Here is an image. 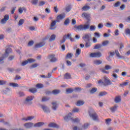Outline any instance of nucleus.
Listing matches in <instances>:
<instances>
[{
  "label": "nucleus",
  "mask_w": 130,
  "mask_h": 130,
  "mask_svg": "<svg viewBox=\"0 0 130 130\" xmlns=\"http://www.w3.org/2000/svg\"><path fill=\"white\" fill-rule=\"evenodd\" d=\"M79 111L80 110L79 109V108H75L74 109H73V112H79Z\"/></svg>",
  "instance_id": "obj_62"
},
{
  "label": "nucleus",
  "mask_w": 130,
  "mask_h": 130,
  "mask_svg": "<svg viewBox=\"0 0 130 130\" xmlns=\"http://www.w3.org/2000/svg\"><path fill=\"white\" fill-rule=\"evenodd\" d=\"M67 38H68V39H70V41H71V42H74V41H75V39L73 38H72V35L68 34L67 36Z\"/></svg>",
  "instance_id": "obj_24"
},
{
  "label": "nucleus",
  "mask_w": 130,
  "mask_h": 130,
  "mask_svg": "<svg viewBox=\"0 0 130 130\" xmlns=\"http://www.w3.org/2000/svg\"><path fill=\"white\" fill-rule=\"evenodd\" d=\"M125 34L127 35H130V29L128 28H127L125 29Z\"/></svg>",
  "instance_id": "obj_59"
},
{
  "label": "nucleus",
  "mask_w": 130,
  "mask_h": 130,
  "mask_svg": "<svg viewBox=\"0 0 130 130\" xmlns=\"http://www.w3.org/2000/svg\"><path fill=\"white\" fill-rule=\"evenodd\" d=\"M109 44V41L106 40L102 42V46H107Z\"/></svg>",
  "instance_id": "obj_28"
},
{
  "label": "nucleus",
  "mask_w": 130,
  "mask_h": 130,
  "mask_svg": "<svg viewBox=\"0 0 130 130\" xmlns=\"http://www.w3.org/2000/svg\"><path fill=\"white\" fill-rule=\"evenodd\" d=\"M89 28L90 31H95L96 30V26L94 25L90 26V24L74 26V29L76 32H78V31H86V30H88Z\"/></svg>",
  "instance_id": "obj_1"
},
{
  "label": "nucleus",
  "mask_w": 130,
  "mask_h": 130,
  "mask_svg": "<svg viewBox=\"0 0 130 130\" xmlns=\"http://www.w3.org/2000/svg\"><path fill=\"white\" fill-rule=\"evenodd\" d=\"M24 23H25V20L23 19H21L19 20V21L18 22V25L22 26V25H23L24 24Z\"/></svg>",
  "instance_id": "obj_37"
},
{
  "label": "nucleus",
  "mask_w": 130,
  "mask_h": 130,
  "mask_svg": "<svg viewBox=\"0 0 130 130\" xmlns=\"http://www.w3.org/2000/svg\"><path fill=\"white\" fill-rule=\"evenodd\" d=\"M125 20L126 21V22H130V16L128 17L127 18L125 19Z\"/></svg>",
  "instance_id": "obj_64"
},
{
  "label": "nucleus",
  "mask_w": 130,
  "mask_h": 130,
  "mask_svg": "<svg viewBox=\"0 0 130 130\" xmlns=\"http://www.w3.org/2000/svg\"><path fill=\"white\" fill-rule=\"evenodd\" d=\"M56 37V36H55V35H52L49 39V41L50 42H51V41H54V40H55Z\"/></svg>",
  "instance_id": "obj_27"
},
{
  "label": "nucleus",
  "mask_w": 130,
  "mask_h": 130,
  "mask_svg": "<svg viewBox=\"0 0 130 130\" xmlns=\"http://www.w3.org/2000/svg\"><path fill=\"white\" fill-rule=\"evenodd\" d=\"M94 64H96V66H99V64H101L102 63V61L101 60H95L93 61Z\"/></svg>",
  "instance_id": "obj_29"
},
{
  "label": "nucleus",
  "mask_w": 130,
  "mask_h": 130,
  "mask_svg": "<svg viewBox=\"0 0 130 130\" xmlns=\"http://www.w3.org/2000/svg\"><path fill=\"white\" fill-rule=\"evenodd\" d=\"M90 38H91V34H85L82 37V39L85 42H89V41H90Z\"/></svg>",
  "instance_id": "obj_10"
},
{
  "label": "nucleus",
  "mask_w": 130,
  "mask_h": 130,
  "mask_svg": "<svg viewBox=\"0 0 130 130\" xmlns=\"http://www.w3.org/2000/svg\"><path fill=\"white\" fill-rule=\"evenodd\" d=\"M113 24H112V23H110L109 22H107L105 26H106V27H107L108 28H111V27H112Z\"/></svg>",
  "instance_id": "obj_45"
},
{
  "label": "nucleus",
  "mask_w": 130,
  "mask_h": 130,
  "mask_svg": "<svg viewBox=\"0 0 130 130\" xmlns=\"http://www.w3.org/2000/svg\"><path fill=\"white\" fill-rule=\"evenodd\" d=\"M97 91V88H92L90 91L91 94H94Z\"/></svg>",
  "instance_id": "obj_55"
},
{
  "label": "nucleus",
  "mask_w": 130,
  "mask_h": 130,
  "mask_svg": "<svg viewBox=\"0 0 130 130\" xmlns=\"http://www.w3.org/2000/svg\"><path fill=\"white\" fill-rule=\"evenodd\" d=\"M52 106V109L53 110H56V109L58 107V104L57 102H55L51 103Z\"/></svg>",
  "instance_id": "obj_16"
},
{
  "label": "nucleus",
  "mask_w": 130,
  "mask_h": 130,
  "mask_svg": "<svg viewBox=\"0 0 130 130\" xmlns=\"http://www.w3.org/2000/svg\"><path fill=\"white\" fill-rule=\"evenodd\" d=\"M66 40H67V35L64 36L63 37V40L60 41L61 44H62V43L66 42Z\"/></svg>",
  "instance_id": "obj_42"
},
{
  "label": "nucleus",
  "mask_w": 130,
  "mask_h": 130,
  "mask_svg": "<svg viewBox=\"0 0 130 130\" xmlns=\"http://www.w3.org/2000/svg\"><path fill=\"white\" fill-rule=\"evenodd\" d=\"M45 45V42H41L35 45L36 48H40Z\"/></svg>",
  "instance_id": "obj_14"
},
{
  "label": "nucleus",
  "mask_w": 130,
  "mask_h": 130,
  "mask_svg": "<svg viewBox=\"0 0 130 130\" xmlns=\"http://www.w3.org/2000/svg\"><path fill=\"white\" fill-rule=\"evenodd\" d=\"M115 54V53L114 52H110V55H109V56L111 57H113V56H114Z\"/></svg>",
  "instance_id": "obj_61"
},
{
  "label": "nucleus",
  "mask_w": 130,
  "mask_h": 130,
  "mask_svg": "<svg viewBox=\"0 0 130 130\" xmlns=\"http://www.w3.org/2000/svg\"><path fill=\"white\" fill-rule=\"evenodd\" d=\"M42 108L44 112H47V111H48V108H47L45 106H42Z\"/></svg>",
  "instance_id": "obj_46"
},
{
  "label": "nucleus",
  "mask_w": 130,
  "mask_h": 130,
  "mask_svg": "<svg viewBox=\"0 0 130 130\" xmlns=\"http://www.w3.org/2000/svg\"><path fill=\"white\" fill-rule=\"evenodd\" d=\"M110 121H111V119H107L106 120V123H107V124H109V123H110Z\"/></svg>",
  "instance_id": "obj_63"
},
{
  "label": "nucleus",
  "mask_w": 130,
  "mask_h": 130,
  "mask_svg": "<svg viewBox=\"0 0 130 130\" xmlns=\"http://www.w3.org/2000/svg\"><path fill=\"white\" fill-rule=\"evenodd\" d=\"M115 53L117 57H118L119 58H122V56L120 55V54L119 53V52H118V50H115Z\"/></svg>",
  "instance_id": "obj_26"
},
{
  "label": "nucleus",
  "mask_w": 130,
  "mask_h": 130,
  "mask_svg": "<svg viewBox=\"0 0 130 130\" xmlns=\"http://www.w3.org/2000/svg\"><path fill=\"white\" fill-rule=\"evenodd\" d=\"M66 13H69L72 10V6L68 5L65 9Z\"/></svg>",
  "instance_id": "obj_33"
},
{
  "label": "nucleus",
  "mask_w": 130,
  "mask_h": 130,
  "mask_svg": "<svg viewBox=\"0 0 130 130\" xmlns=\"http://www.w3.org/2000/svg\"><path fill=\"white\" fill-rule=\"evenodd\" d=\"M12 52V49L10 48H8L6 50V53L3 55V56L0 57V62H4V59L6 58V57H8L9 56V54Z\"/></svg>",
  "instance_id": "obj_5"
},
{
  "label": "nucleus",
  "mask_w": 130,
  "mask_h": 130,
  "mask_svg": "<svg viewBox=\"0 0 130 130\" xmlns=\"http://www.w3.org/2000/svg\"><path fill=\"white\" fill-rule=\"evenodd\" d=\"M82 18H85V19H86L88 21H90L91 15L88 13L84 12L82 13Z\"/></svg>",
  "instance_id": "obj_11"
},
{
  "label": "nucleus",
  "mask_w": 130,
  "mask_h": 130,
  "mask_svg": "<svg viewBox=\"0 0 130 130\" xmlns=\"http://www.w3.org/2000/svg\"><path fill=\"white\" fill-rule=\"evenodd\" d=\"M34 116H28L27 118H22V120H25V121H27V120H32L33 118H34Z\"/></svg>",
  "instance_id": "obj_23"
},
{
  "label": "nucleus",
  "mask_w": 130,
  "mask_h": 130,
  "mask_svg": "<svg viewBox=\"0 0 130 130\" xmlns=\"http://www.w3.org/2000/svg\"><path fill=\"white\" fill-rule=\"evenodd\" d=\"M6 83H7V81L5 80H0V86H2L3 85H6Z\"/></svg>",
  "instance_id": "obj_53"
},
{
  "label": "nucleus",
  "mask_w": 130,
  "mask_h": 130,
  "mask_svg": "<svg viewBox=\"0 0 130 130\" xmlns=\"http://www.w3.org/2000/svg\"><path fill=\"white\" fill-rule=\"evenodd\" d=\"M64 79H72L71 74H70V73H66V74L64 75Z\"/></svg>",
  "instance_id": "obj_30"
},
{
  "label": "nucleus",
  "mask_w": 130,
  "mask_h": 130,
  "mask_svg": "<svg viewBox=\"0 0 130 130\" xmlns=\"http://www.w3.org/2000/svg\"><path fill=\"white\" fill-rule=\"evenodd\" d=\"M85 104V102L83 101H78L76 103L77 106H82Z\"/></svg>",
  "instance_id": "obj_22"
},
{
  "label": "nucleus",
  "mask_w": 130,
  "mask_h": 130,
  "mask_svg": "<svg viewBox=\"0 0 130 130\" xmlns=\"http://www.w3.org/2000/svg\"><path fill=\"white\" fill-rule=\"evenodd\" d=\"M70 24V19L69 18H67L64 22V26H68Z\"/></svg>",
  "instance_id": "obj_36"
},
{
  "label": "nucleus",
  "mask_w": 130,
  "mask_h": 130,
  "mask_svg": "<svg viewBox=\"0 0 130 130\" xmlns=\"http://www.w3.org/2000/svg\"><path fill=\"white\" fill-rule=\"evenodd\" d=\"M105 70L107 71H108V70H111L112 69V67L109 65H106L105 67Z\"/></svg>",
  "instance_id": "obj_50"
},
{
  "label": "nucleus",
  "mask_w": 130,
  "mask_h": 130,
  "mask_svg": "<svg viewBox=\"0 0 130 130\" xmlns=\"http://www.w3.org/2000/svg\"><path fill=\"white\" fill-rule=\"evenodd\" d=\"M10 19V16L8 14H6L4 16V18H3L1 20V23L2 24H6L7 23V21H9V19Z\"/></svg>",
  "instance_id": "obj_9"
},
{
  "label": "nucleus",
  "mask_w": 130,
  "mask_h": 130,
  "mask_svg": "<svg viewBox=\"0 0 130 130\" xmlns=\"http://www.w3.org/2000/svg\"><path fill=\"white\" fill-rule=\"evenodd\" d=\"M89 125H90L88 123H85L83 126H82V129H87L88 127H89Z\"/></svg>",
  "instance_id": "obj_40"
},
{
  "label": "nucleus",
  "mask_w": 130,
  "mask_h": 130,
  "mask_svg": "<svg viewBox=\"0 0 130 130\" xmlns=\"http://www.w3.org/2000/svg\"><path fill=\"white\" fill-rule=\"evenodd\" d=\"M90 57H101L102 56V53L100 52H97L95 53H91L90 54Z\"/></svg>",
  "instance_id": "obj_6"
},
{
  "label": "nucleus",
  "mask_w": 130,
  "mask_h": 130,
  "mask_svg": "<svg viewBox=\"0 0 130 130\" xmlns=\"http://www.w3.org/2000/svg\"><path fill=\"white\" fill-rule=\"evenodd\" d=\"M90 9H91V7L87 5H85L82 8V11H84L85 12L88 11V10H90Z\"/></svg>",
  "instance_id": "obj_21"
},
{
  "label": "nucleus",
  "mask_w": 130,
  "mask_h": 130,
  "mask_svg": "<svg viewBox=\"0 0 130 130\" xmlns=\"http://www.w3.org/2000/svg\"><path fill=\"white\" fill-rule=\"evenodd\" d=\"M34 99V96H28L26 99L25 101L26 102H30V101H32Z\"/></svg>",
  "instance_id": "obj_25"
},
{
  "label": "nucleus",
  "mask_w": 130,
  "mask_h": 130,
  "mask_svg": "<svg viewBox=\"0 0 130 130\" xmlns=\"http://www.w3.org/2000/svg\"><path fill=\"white\" fill-rule=\"evenodd\" d=\"M44 5H45V2H44V1H41L39 3V7H41L42 6H44Z\"/></svg>",
  "instance_id": "obj_52"
},
{
  "label": "nucleus",
  "mask_w": 130,
  "mask_h": 130,
  "mask_svg": "<svg viewBox=\"0 0 130 130\" xmlns=\"http://www.w3.org/2000/svg\"><path fill=\"white\" fill-rule=\"evenodd\" d=\"M90 46H91V43L89 42H86L85 43V47H86L87 48H88V47H90Z\"/></svg>",
  "instance_id": "obj_51"
},
{
  "label": "nucleus",
  "mask_w": 130,
  "mask_h": 130,
  "mask_svg": "<svg viewBox=\"0 0 130 130\" xmlns=\"http://www.w3.org/2000/svg\"><path fill=\"white\" fill-rule=\"evenodd\" d=\"M64 18H66V14H59L57 16L56 20L57 22H59V20H62V19H64Z\"/></svg>",
  "instance_id": "obj_13"
},
{
  "label": "nucleus",
  "mask_w": 130,
  "mask_h": 130,
  "mask_svg": "<svg viewBox=\"0 0 130 130\" xmlns=\"http://www.w3.org/2000/svg\"><path fill=\"white\" fill-rule=\"evenodd\" d=\"M72 115H73L72 113L68 114L67 116L64 117V120H71L72 122H80V120L79 118H77L73 119V118H72Z\"/></svg>",
  "instance_id": "obj_4"
},
{
  "label": "nucleus",
  "mask_w": 130,
  "mask_h": 130,
  "mask_svg": "<svg viewBox=\"0 0 130 130\" xmlns=\"http://www.w3.org/2000/svg\"><path fill=\"white\" fill-rule=\"evenodd\" d=\"M30 93H36L37 92V89L36 88H31L29 89Z\"/></svg>",
  "instance_id": "obj_43"
},
{
  "label": "nucleus",
  "mask_w": 130,
  "mask_h": 130,
  "mask_svg": "<svg viewBox=\"0 0 130 130\" xmlns=\"http://www.w3.org/2000/svg\"><path fill=\"white\" fill-rule=\"evenodd\" d=\"M89 116L93 119V120L97 121L99 120V117L98 115L95 112L93 109H90L89 111Z\"/></svg>",
  "instance_id": "obj_2"
},
{
  "label": "nucleus",
  "mask_w": 130,
  "mask_h": 130,
  "mask_svg": "<svg viewBox=\"0 0 130 130\" xmlns=\"http://www.w3.org/2000/svg\"><path fill=\"white\" fill-rule=\"evenodd\" d=\"M35 61V60L32 58H29L27 59V60L24 61L22 62L21 66H26V64H28V63L29 62L30 63H32V62H34Z\"/></svg>",
  "instance_id": "obj_8"
},
{
  "label": "nucleus",
  "mask_w": 130,
  "mask_h": 130,
  "mask_svg": "<svg viewBox=\"0 0 130 130\" xmlns=\"http://www.w3.org/2000/svg\"><path fill=\"white\" fill-rule=\"evenodd\" d=\"M127 85H128V82H123L122 84H120V86L121 87H124L125 86H127Z\"/></svg>",
  "instance_id": "obj_49"
},
{
  "label": "nucleus",
  "mask_w": 130,
  "mask_h": 130,
  "mask_svg": "<svg viewBox=\"0 0 130 130\" xmlns=\"http://www.w3.org/2000/svg\"><path fill=\"white\" fill-rule=\"evenodd\" d=\"M98 84L99 85H103V86H109V85H111V81H110V80L108 77H105L104 81L102 80H100L98 81Z\"/></svg>",
  "instance_id": "obj_3"
},
{
  "label": "nucleus",
  "mask_w": 130,
  "mask_h": 130,
  "mask_svg": "<svg viewBox=\"0 0 130 130\" xmlns=\"http://www.w3.org/2000/svg\"><path fill=\"white\" fill-rule=\"evenodd\" d=\"M57 22V20H54L52 21L50 26V30H54V29H55V25H56Z\"/></svg>",
  "instance_id": "obj_12"
},
{
  "label": "nucleus",
  "mask_w": 130,
  "mask_h": 130,
  "mask_svg": "<svg viewBox=\"0 0 130 130\" xmlns=\"http://www.w3.org/2000/svg\"><path fill=\"white\" fill-rule=\"evenodd\" d=\"M94 37L96 38H100V33L99 32H94Z\"/></svg>",
  "instance_id": "obj_58"
},
{
  "label": "nucleus",
  "mask_w": 130,
  "mask_h": 130,
  "mask_svg": "<svg viewBox=\"0 0 130 130\" xmlns=\"http://www.w3.org/2000/svg\"><path fill=\"white\" fill-rule=\"evenodd\" d=\"M48 58L50 59L51 62H55V61H57V58L55 57V55L51 54L48 56Z\"/></svg>",
  "instance_id": "obj_7"
},
{
  "label": "nucleus",
  "mask_w": 130,
  "mask_h": 130,
  "mask_svg": "<svg viewBox=\"0 0 130 130\" xmlns=\"http://www.w3.org/2000/svg\"><path fill=\"white\" fill-rule=\"evenodd\" d=\"M36 87L39 89H41V88H43L44 86L42 84L38 83L36 85Z\"/></svg>",
  "instance_id": "obj_41"
},
{
  "label": "nucleus",
  "mask_w": 130,
  "mask_h": 130,
  "mask_svg": "<svg viewBox=\"0 0 130 130\" xmlns=\"http://www.w3.org/2000/svg\"><path fill=\"white\" fill-rule=\"evenodd\" d=\"M33 44H34V41H30L28 43V46H32V45H33Z\"/></svg>",
  "instance_id": "obj_60"
},
{
  "label": "nucleus",
  "mask_w": 130,
  "mask_h": 130,
  "mask_svg": "<svg viewBox=\"0 0 130 130\" xmlns=\"http://www.w3.org/2000/svg\"><path fill=\"white\" fill-rule=\"evenodd\" d=\"M101 47H102V45L98 44L94 46V49H99V48H101Z\"/></svg>",
  "instance_id": "obj_35"
},
{
  "label": "nucleus",
  "mask_w": 130,
  "mask_h": 130,
  "mask_svg": "<svg viewBox=\"0 0 130 130\" xmlns=\"http://www.w3.org/2000/svg\"><path fill=\"white\" fill-rule=\"evenodd\" d=\"M49 127H56V128H58L59 126L56 124V123L54 122H51L48 124Z\"/></svg>",
  "instance_id": "obj_17"
},
{
  "label": "nucleus",
  "mask_w": 130,
  "mask_h": 130,
  "mask_svg": "<svg viewBox=\"0 0 130 130\" xmlns=\"http://www.w3.org/2000/svg\"><path fill=\"white\" fill-rule=\"evenodd\" d=\"M80 54H81V49H77L75 56H76V57H78V56H79Z\"/></svg>",
  "instance_id": "obj_31"
},
{
  "label": "nucleus",
  "mask_w": 130,
  "mask_h": 130,
  "mask_svg": "<svg viewBox=\"0 0 130 130\" xmlns=\"http://www.w3.org/2000/svg\"><path fill=\"white\" fill-rule=\"evenodd\" d=\"M43 124H44V122H39L38 123H35L34 125V126L35 127H40V126H42V125H43Z\"/></svg>",
  "instance_id": "obj_19"
},
{
  "label": "nucleus",
  "mask_w": 130,
  "mask_h": 130,
  "mask_svg": "<svg viewBox=\"0 0 130 130\" xmlns=\"http://www.w3.org/2000/svg\"><path fill=\"white\" fill-rule=\"evenodd\" d=\"M74 91H75V92H81L82 91V88L81 87H76Z\"/></svg>",
  "instance_id": "obj_47"
},
{
  "label": "nucleus",
  "mask_w": 130,
  "mask_h": 130,
  "mask_svg": "<svg viewBox=\"0 0 130 130\" xmlns=\"http://www.w3.org/2000/svg\"><path fill=\"white\" fill-rule=\"evenodd\" d=\"M60 92L59 90L55 89L52 91V93L53 95H57V94H59Z\"/></svg>",
  "instance_id": "obj_34"
},
{
  "label": "nucleus",
  "mask_w": 130,
  "mask_h": 130,
  "mask_svg": "<svg viewBox=\"0 0 130 130\" xmlns=\"http://www.w3.org/2000/svg\"><path fill=\"white\" fill-rule=\"evenodd\" d=\"M50 98H46L45 96L43 97L42 99V102H45V101H48L49 100Z\"/></svg>",
  "instance_id": "obj_48"
},
{
  "label": "nucleus",
  "mask_w": 130,
  "mask_h": 130,
  "mask_svg": "<svg viewBox=\"0 0 130 130\" xmlns=\"http://www.w3.org/2000/svg\"><path fill=\"white\" fill-rule=\"evenodd\" d=\"M119 6H120V2H117L114 4V7H115V8H117V7H119Z\"/></svg>",
  "instance_id": "obj_56"
},
{
  "label": "nucleus",
  "mask_w": 130,
  "mask_h": 130,
  "mask_svg": "<svg viewBox=\"0 0 130 130\" xmlns=\"http://www.w3.org/2000/svg\"><path fill=\"white\" fill-rule=\"evenodd\" d=\"M33 125H34V124H33L32 122H28L24 124V126H25L26 128H31Z\"/></svg>",
  "instance_id": "obj_15"
},
{
  "label": "nucleus",
  "mask_w": 130,
  "mask_h": 130,
  "mask_svg": "<svg viewBox=\"0 0 130 130\" xmlns=\"http://www.w3.org/2000/svg\"><path fill=\"white\" fill-rule=\"evenodd\" d=\"M9 85L11 87H16V88H18V87H19V84H18L17 83H10L9 84Z\"/></svg>",
  "instance_id": "obj_32"
},
{
  "label": "nucleus",
  "mask_w": 130,
  "mask_h": 130,
  "mask_svg": "<svg viewBox=\"0 0 130 130\" xmlns=\"http://www.w3.org/2000/svg\"><path fill=\"white\" fill-rule=\"evenodd\" d=\"M107 94V92H106V91L101 92L99 93V96L100 97H102L103 96H104V95H106Z\"/></svg>",
  "instance_id": "obj_44"
},
{
  "label": "nucleus",
  "mask_w": 130,
  "mask_h": 130,
  "mask_svg": "<svg viewBox=\"0 0 130 130\" xmlns=\"http://www.w3.org/2000/svg\"><path fill=\"white\" fill-rule=\"evenodd\" d=\"M118 106L115 105L113 107H112L110 108V110H111V112H115L116 110H117V108Z\"/></svg>",
  "instance_id": "obj_20"
},
{
  "label": "nucleus",
  "mask_w": 130,
  "mask_h": 130,
  "mask_svg": "<svg viewBox=\"0 0 130 130\" xmlns=\"http://www.w3.org/2000/svg\"><path fill=\"white\" fill-rule=\"evenodd\" d=\"M73 54L72 53H68L66 56V58H72Z\"/></svg>",
  "instance_id": "obj_54"
},
{
  "label": "nucleus",
  "mask_w": 130,
  "mask_h": 130,
  "mask_svg": "<svg viewBox=\"0 0 130 130\" xmlns=\"http://www.w3.org/2000/svg\"><path fill=\"white\" fill-rule=\"evenodd\" d=\"M114 102L115 103H119L121 102V97L120 96H117L115 98Z\"/></svg>",
  "instance_id": "obj_18"
},
{
  "label": "nucleus",
  "mask_w": 130,
  "mask_h": 130,
  "mask_svg": "<svg viewBox=\"0 0 130 130\" xmlns=\"http://www.w3.org/2000/svg\"><path fill=\"white\" fill-rule=\"evenodd\" d=\"M66 92L67 94H71V93H73V92H74V89L72 88H68L66 90Z\"/></svg>",
  "instance_id": "obj_38"
},
{
  "label": "nucleus",
  "mask_w": 130,
  "mask_h": 130,
  "mask_svg": "<svg viewBox=\"0 0 130 130\" xmlns=\"http://www.w3.org/2000/svg\"><path fill=\"white\" fill-rule=\"evenodd\" d=\"M39 1V0H32L31 1V4H32V5H34V6H36V5L38 4Z\"/></svg>",
  "instance_id": "obj_39"
},
{
  "label": "nucleus",
  "mask_w": 130,
  "mask_h": 130,
  "mask_svg": "<svg viewBox=\"0 0 130 130\" xmlns=\"http://www.w3.org/2000/svg\"><path fill=\"white\" fill-rule=\"evenodd\" d=\"M38 66V64L35 63L30 67V69H34L35 68H37Z\"/></svg>",
  "instance_id": "obj_57"
}]
</instances>
